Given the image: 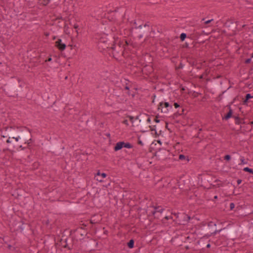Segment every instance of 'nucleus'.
Segmentation results:
<instances>
[{"instance_id":"37","label":"nucleus","mask_w":253,"mask_h":253,"mask_svg":"<svg viewBox=\"0 0 253 253\" xmlns=\"http://www.w3.org/2000/svg\"><path fill=\"white\" fill-rule=\"evenodd\" d=\"M160 2V0H148V2L152 4H155L159 3Z\"/></svg>"},{"instance_id":"28","label":"nucleus","mask_w":253,"mask_h":253,"mask_svg":"<svg viewBox=\"0 0 253 253\" xmlns=\"http://www.w3.org/2000/svg\"><path fill=\"white\" fill-rule=\"evenodd\" d=\"M134 241L133 239H130L127 243V246L129 249H132L134 247Z\"/></svg>"},{"instance_id":"15","label":"nucleus","mask_w":253,"mask_h":253,"mask_svg":"<svg viewBox=\"0 0 253 253\" xmlns=\"http://www.w3.org/2000/svg\"><path fill=\"white\" fill-rule=\"evenodd\" d=\"M229 109V111L222 117L223 120H228L231 118H233L234 115H233V112L231 108V105H227Z\"/></svg>"},{"instance_id":"43","label":"nucleus","mask_w":253,"mask_h":253,"mask_svg":"<svg viewBox=\"0 0 253 253\" xmlns=\"http://www.w3.org/2000/svg\"><path fill=\"white\" fill-rule=\"evenodd\" d=\"M120 102H126L127 100V99L123 95L120 98Z\"/></svg>"},{"instance_id":"30","label":"nucleus","mask_w":253,"mask_h":253,"mask_svg":"<svg viewBox=\"0 0 253 253\" xmlns=\"http://www.w3.org/2000/svg\"><path fill=\"white\" fill-rule=\"evenodd\" d=\"M227 233L231 237H233L234 236L235 229L234 228L229 229L228 230Z\"/></svg>"},{"instance_id":"54","label":"nucleus","mask_w":253,"mask_h":253,"mask_svg":"<svg viewBox=\"0 0 253 253\" xmlns=\"http://www.w3.org/2000/svg\"><path fill=\"white\" fill-rule=\"evenodd\" d=\"M137 143H138V144H139V145H140L141 146H143V142L141 140H140L139 139H138V140Z\"/></svg>"},{"instance_id":"6","label":"nucleus","mask_w":253,"mask_h":253,"mask_svg":"<svg viewBox=\"0 0 253 253\" xmlns=\"http://www.w3.org/2000/svg\"><path fill=\"white\" fill-rule=\"evenodd\" d=\"M87 231L84 229V227H79L75 229H72L70 232V236H72L73 241L76 240L81 241L83 240L87 235Z\"/></svg>"},{"instance_id":"46","label":"nucleus","mask_w":253,"mask_h":253,"mask_svg":"<svg viewBox=\"0 0 253 253\" xmlns=\"http://www.w3.org/2000/svg\"><path fill=\"white\" fill-rule=\"evenodd\" d=\"M252 58L251 57V58H247V59H245V62H244L245 63L247 64L250 63L251 62Z\"/></svg>"},{"instance_id":"12","label":"nucleus","mask_w":253,"mask_h":253,"mask_svg":"<svg viewBox=\"0 0 253 253\" xmlns=\"http://www.w3.org/2000/svg\"><path fill=\"white\" fill-rule=\"evenodd\" d=\"M20 127H17L16 128L13 127L12 126H10V131L9 135V137H12V138L18 137L19 138L20 135H21V133L23 132L20 130Z\"/></svg>"},{"instance_id":"16","label":"nucleus","mask_w":253,"mask_h":253,"mask_svg":"<svg viewBox=\"0 0 253 253\" xmlns=\"http://www.w3.org/2000/svg\"><path fill=\"white\" fill-rule=\"evenodd\" d=\"M107 175L106 173L104 172L101 173L100 170H98L96 174L95 175V177L96 178V180L99 182H102L103 178H106Z\"/></svg>"},{"instance_id":"56","label":"nucleus","mask_w":253,"mask_h":253,"mask_svg":"<svg viewBox=\"0 0 253 253\" xmlns=\"http://www.w3.org/2000/svg\"><path fill=\"white\" fill-rule=\"evenodd\" d=\"M14 138V143H18V139H20V138H18V137H14L13 138Z\"/></svg>"},{"instance_id":"11","label":"nucleus","mask_w":253,"mask_h":253,"mask_svg":"<svg viewBox=\"0 0 253 253\" xmlns=\"http://www.w3.org/2000/svg\"><path fill=\"white\" fill-rule=\"evenodd\" d=\"M20 127H17L16 128L13 127L12 126H10V131L9 135V137H12V138L18 137L19 138L20 135H21V133L23 132L20 130Z\"/></svg>"},{"instance_id":"52","label":"nucleus","mask_w":253,"mask_h":253,"mask_svg":"<svg viewBox=\"0 0 253 253\" xmlns=\"http://www.w3.org/2000/svg\"><path fill=\"white\" fill-rule=\"evenodd\" d=\"M52 60L51 56H49L45 60V62H50Z\"/></svg>"},{"instance_id":"19","label":"nucleus","mask_w":253,"mask_h":253,"mask_svg":"<svg viewBox=\"0 0 253 253\" xmlns=\"http://www.w3.org/2000/svg\"><path fill=\"white\" fill-rule=\"evenodd\" d=\"M151 214L154 216L155 218H157L158 219H162L165 215V213L164 212H156V211H151L150 212V214Z\"/></svg>"},{"instance_id":"64","label":"nucleus","mask_w":253,"mask_h":253,"mask_svg":"<svg viewBox=\"0 0 253 253\" xmlns=\"http://www.w3.org/2000/svg\"><path fill=\"white\" fill-rule=\"evenodd\" d=\"M106 135L107 136L108 138H110V134L109 133H106Z\"/></svg>"},{"instance_id":"50","label":"nucleus","mask_w":253,"mask_h":253,"mask_svg":"<svg viewBox=\"0 0 253 253\" xmlns=\"http://www.w3.org/2000/svg\"><path fill=\"white\" fill-rule=\"evenodd\" d=\"M182 48H189V44L186 42L184 44L182 45Z\"/></svg>"},{"instance_id":"23","label":"nucleus","mask_w":253,"mask_h":253,"mask_svg":"<svg viewBox=\"0 0 253 253\" xmlns=\"http://www.w3.org/2000/svg\"><path fill=\"white\" fill-rule=\"evenodd\" d=\"M253 96H252L250 93H247L246 94L245 98L243 100V104H247L249 100L251 98H253Z\"/></svg>"},{"instance_id":"26","label":"nucleus","mask_w":253,"mask_h":253,"mask_svg":"<svg viewBox=\"0 0 253 253\" xmlns=\"http://www.w3.org/2000/svg\"><path fill=\"white\" fill-rule=\"evenodd\" d=\"M179 160L181 161H185L187 162H188L190 160L188 156H186L183 154H180L179 155Z\"/></svg>"},{"instance_id":"62","label":"nucleus","mask_w":253,"mask_h":253,"mask_svg":"<svg viewBox=\"0 0 253 253\" xmlns=\"http://www.w3.org/2000/svg\"><path fill=\"white\" fill-rule=\"evenodd\" d=\"M155 135H156L155 137H157L160 135V134H158L156 130V131H155Z\"/></svg>"},{"instance_id":"25","label":"nucleus","mask_w":253,"mask_h":253,"mask_svg":"<svg viewBox=\"0 0 253 253\" xmlns=\"http://www.w3.org/2000/svg\"><path fill=\"white\" fill-rule=\"evenodd\" d=\"M19 223L20 224V225L19 226V229H16L17 231L20 230V232H22L25 229V227L24 226V225L25 224L23 221L22 220H21Z\"/></svg>"},{"instance_id":"13","label":"nucleus","mask_w":253,"mask_h":253,"mask_svg":"<svg viewBox=\"0 0 253 253\" xmlns=\"http://www.w3.org/2000/svg\"><path fill=\"white\" fill-rule=\"evenodd\" d=\"M67 238H66L65 239L61 238L60 239L59 241V243H58V244H59V245L61 246L62 248H67L69 250H71L73 249V244H72V245L70 246H69L67 243Z\"/></svg>"},{"instance_id":"35","label":"nucleus","mask_w":253,"mask_h":253,"mask_svg":"<svg viewBox=\"0 0 253 253\" xmlns=\"http://www.w3.org/2000/svg\"><path fill=\"white\" fill-rule=\"evenodd\" d=\"M243 170L245 172H249L250 173H253V169H252L249 168V167H245L243 169Z\"/></svg>"},{"instance_id":"7","label":"nucleus","mask_w":253,"mask_h":253,"mask_svg":"<svg viewBox=\"0 0 253 253\" xmlns=\"http://www.w3.org/2000/svg\"><path fill=\"white\" fill-rule=\"evenodd\" d=\"M20 140L18 139V143L20 144L19 148L22 150H24L27 148H29L32 143V139L30 136L29 133L23 132L20 135Z\"/></svg>"},{"instance_id":"39","label":"nucleus","mask_w":253,"mask_h":253,"mask_svg":"<svg viewBox=\"0 0 253 253\" xmlns=\"http://www.w3.org/2000/svg\"><path fill=\"white\" fill-rule=\"evenodd\" d=\"M6 142L8 144L11 143H15L14 138H12V137H9L7 138V139L6 140Z\"/></svg>"},{"instance_id":"51","label":"nucleus","mask_w":253,"mask_h":253,"mask_svg":"<svg viewBox=\"0 0 253 253\" xmlns=\"http://www.w3.org/2000/svg\"><path fill=\"white\" fill-rule=\"evenodd\" d=\"M180 212H171V214L173 215L175 219H177V215L179 214Z\"/></svg>"},{"instance_id":"36","label":"nucleus","mask_w":253,"mask_h":253,"mask_svg":"<svg viewBox=\"0 0 253 253\" xmlns=\"http://www.w3.org/2000/svg\"><path fill=\"white\" fill-rule=\"evenodd\" d=\"M184 109H182V111H181L182 112H181V113H179L178 111H177V112H176L174 113L173 114V118H177V117H178V116H179L181 115L182 114L183 112H184Z\"/></svg>"},{"instance_id":"4","label":"nucleus","mask_w":253,"mask_h":253,"mask_svg":"<svg viewBox=\"0 0 253 253\" xmlns=\"http://www.w3.org/2000/svg\"><path fill=\"white\" fill-rule=\"evenodd\" d=\"M216 224L213 221L209 222L208 223L203 224L200 226L201 230L206 233V236H210L212 235H215L219 232L222 230L217 229L216 228Z\"/></svg>"},{"instance_id":"9","label":"nucleus","mask_w":253,"mask_h":253,"mask_svg":"<svg viewBox=\"0 0 253 253\" xmlns=\"http://www.w3.org/2000/svg\"><path fill=\"white\" fill-rule=\"evenodd\" d=\"M172 108V106L168 102L161 101L158 105L157 110H160L162 113L167 114Z\"/></svg>"},{"instance_id":"22","label":"nucleus","mask_w":253,"mask_h":253,"mask_svg":"<svg viewBox=\"0 0 253 253\" xmlns=\"http://www.w3.org/2000/svg\"><path fill=\"white\" fill-rule=\"evenodd\" d=\"M153 209L151 211H156V212H163L165 211L164 208L162 206H153Z\"/></svg>"},{"instance_id":"21","label":"nucleus","mask_w":253,"mask_h":253,"mask_svg":"<svg viewBox=\"0 0 253 253\" xmlns=\"http://www.w3.org/2000/svg\"><path fill=\"white\" fill-rule=\"evenodd\" d=\"M51 0H38V3L40 6H47L50 2Z\"/></svg>"},{"instance_id":"14","label":"nucleus","mask_w":253,"mask_h":253,"mask_svg":"<svg viewBox=\"0 0 253 253\" xmlns=\"http://www.w3.org/2000/svg\"><path fill=\"white\" fill-rule=\"evenodd\" d=\"M55 46L61 51L65 50L66 47L65 43L62 42V40L58 39L55 42Z\"/></svg>"},{"instance_id":"55","label":"nucleus","mask_w":253,"mask_h":253,"mask_svg":"<svg viewBox=\"0 0 253 253\" xmlns=\"http://www.w3.org/2000/svg\"><path fill=\"white\" fill-rule=\"evenodd\" d=\"M173 106L175 108H177L180 107L179 104L178 103L175 102L174 103Z\"/></svg>"},{"instance_id":"61","label":"nucleus","mask_w":253,"mask_h":253,"mask_svg":"<svg viewBox=\"0 0 253 253\" xmlns=\"http://www.w3.org/2000/svg\"><path fill=\"white\" fill-rule=\"evenodd\" d=\"M59 19H61V20H63V19L62 18V16H58L57 17L56 19H55V20H59Z\"/></svg>"},{"instance_id":"48","label":"nucleus","mask_w":253,"mask_h":253,"mask_svg":"<svg viewBox=\"0 0 253 253\" xmlns=\"http://www.w3.org/2000/svg\"><path fill=\"white\" fill-rule=\"evenodd\" d=\"M159 115H157L155 119H154V122H156V123H158L160 122V120L159 119Z\"/></svg>"},{"instance_id":"17","label":"nucleus","mask_w":253,"mask_h":253,"mask_svg":"<svg viewBox=\"0 0 253 253\" xmlns=\"http://www.w3.org/2000/svg\"><path fill=\"white\" fill-rule=\"evenodd\" d=\"M196 238L195 235L193 233L188 234V235L185 237L184 242L186 243H191L195 242Z\"/></svg>"},{"instance_id":"32","label":"nucleus","mask_w":253,"mask_h":253,"mask_svg":"<svg viewBox=\"0 0 253 253\" xmlns=\"http://www.w3.org/2000/svg\"><path fill=\"white\" fill-rule=\"evenodd\" d=\"M187 38V35L186 33H182L180 35L179 38L181 42H183Z\"/></svg>"},{"instance_id":"34","label":"nucleus","mask_w":253,"mask_h":253,"mask_svg":"<svg viewBox=\"0 0 253 253\" xmlns=\"http://www.w3.org/2000/svg\"><path fill=\"white\" fill-rule=\"evenodd\" d=\"M241 163L239 164V165L247 164L248 163L247 161H246L243 156H241L240 158Z\"/></svg>"},{"instance_id":"3","label":"nucleus","mask_w":253,"mask_h":253,"mask_svg":"<svg viewBox=\"0 0 253 253\" xmlns=\"http://www.w3.org/2000/svg\"><path fill=\"white\" fill-rule=\"evenodd\" d=\"M116 38L108 37L107 35H104L100 37L98 42V46L99 48H102L103 50L107 49L108 51L111 46L114 45Z\"/></svg>"},{"instance_id":"57","label":"nucleus","mask_w":253,"mask_h":253,"mask_svg":"<svg viewBox=\"0 0 253 253\" xmlns=\"http://www.w3.org/2000/svg\"><path fill=\"white\" fill-rule=\"evenodd\" d=\"M123 123L126 125V126H128V121L127 120H124Z\"/></svg>"},{"instance_id":"49","label":"nucleus","mask_w":253,"mask_h":253,"mask_svg":"<svg viewBox=\"0 0 253 253\" xmlns=\"http://www.w3.org/2000/svg\"><path fill=\"white\" fill-rule=\"evenodd\" d=\"M39 166V163L38 162H35L33 164V167H34V168L38 169Z\"/></svg>"},{"instance_id":"29","label":"nucleus","mask_w":253,"mask_h":253,"mask_svg":"<svg viewBox=\"0 0 253 253\" xmlns=\"http://www.w3.org/2000/svg\"><path fill=\"white\" fill-rule=\"evenodd\" d=\"M170 219H173V217L171 215L168 216L165 214V215H164L163 218L161 219V221H162V222L165 223L166 220H169Z\"/></svg>"},{"instance_id":"24","label":"nucleus","mask_w":253,"mask_h":253,"mask_svg":"<svg viewBox=\"0 0 253 253\" xmlns=\"http://www.w3.org/2000/svg\"><path fill=\"white\" fill-rule=\"evenodd\" d=\"M225 25H226V26H227L228 27L234 28L235 26V23L233 21H232L231 20H228L225 23Z\"/></svg>"},{"instance_id":"10","label":"nucleus","mask_w":253,"mask_h":253,"mask_svg":"<svg viewBox=\"0 0 253 253\" xmlns=\"http://www.w3.org/2000/svg\"><path fill=\"white\" fill-rule=\"evenodd\" d=\"M133 147V145L129 142H125L124 141H120L117 142L114 147L115 151H118L121 150L123 148L130 149Z\"/></svg>"},{"instance_id":"2","label":"nucleus","mask_w":253,"mask_h":253,"mask_svg":"<svg viewBox=\"0 0 253 253\" xmlns=\"http://www.w3.org/2000/svg\"><path fill=\"white\" fill-rule=\"evenodd\" d=\"M152 32V28L147 24L144 25H140L134 27H132L129 29V35L134 36L135 38L141 39L145 37V40L150 36V33Z\"/></svg>"},{"instance_id":"38","label":"nucleus","mask_w":253,"mask_h":253,"mask_svg":"<svg viewBox=\"0 0 253 253\" xmlns=\"http://www.w3.org/2000/svg\"><path fill=\"white\" fill-rule=\"evenodd\" d=\"M206 20V18L202 19V21H204V23L205 25H208L209 24L211 23L212 21H213V19H211L208 20Z\"/></svg>"},{"instance_id":"27","label":"nucleus","mask_w":253,"mask_h":253,"mask_svg":"<svg viewBox=\"0 0 253 253\" xmlns=\"http://www.w3.org/2000/svg\"><path fill=\"white\" fill-rule=\"evenodd\" d=\"M233 118L235 119V123L236 125H240L242 124V119L239 117V116L234 115Z\"/></svg>"},{"instance_id":"31","label":"nucleus","mask_w":253,"mask_h":253,"mask_svg":"<svg viewBox=\"0 0 253 253\" xmlns=\"http://www.w3.org/2000/svg\"><path fill=\"white\" fill-rule=\"evenodd\" d=\"M127 117L129 118L130 121L132 124L133 123L134 120H137L139 119V116H137L136 117H134L131 116H127Z\"/></svg>"},{"instance_id":"20","label":"nucleus","mask_w":253,"mask_h":253,"mask_svg":"<svg viewBox=\"0 0 253 253\" xmlns=\"http://www.w3.org/2000/svg\"><path fill=\"white\" fill-rule=\"evenodd\" d=\"M147 117H148V115L144 114L142 115H141L140 118H139L138 119L139 123L144 128H145L146 126V119L147 118Z\"/></svg>"},{"instance_id":"18","label":"nucleus","mask_w":253,"mask_h":253,"mask_svg":"<svg viewBox=\"0 0 253 253\" xmlns=\"http://www.w3.org/2000/svg\"><path fill=\"white\" fill-rule=\"evenodd\" d=\"M3 132H2L1 134V137L3 138H8L9 137L10 131V126H5L3 128Z\"/></svg>"},{"instance_id":"44","label":"nucleus","mask_w":253,"mask_h":253,"mask_svg":"<svg viewBox=\"0 0 253 253\" xmlns=\"http://www.w3.org/2000/svg\"><path fill=\"white\" fill-rule=\"evenodd\" d=\"M230 210L232 211L235 208V204L234 203H231L229 205Z\"/></svg>"},{"instance_id":"53","label":"nucleus","mask_w":253,"mask_h":253,"mask_svg":"<svg viewBox=\"0 0 253 253\" xmlns=\"http://www.w3.org/2000/svg\"><path fill=\"white\" fill-rule=\"evenodd\" d=\"M156 97H157V96H156V94H154L152 95V102L153 103H154V102H155V98H156Z\"/></svg>"},{"instance_id":"47","label":"nucleus","mask_w":253,"mask_h":253,"mask_svg":"<svg viewBox=\"0 0 253 253\" xmlns=\"http://www.w3.org/2000/svg\"><path fill=\"white\" fill-rule=\"evenodd\" d=\"M146 121L149 124H151V117L149 115H148V117H147Z\"/></svg>"},{"instance_id":"33","label":"nucleus","mask_w":253,"mask_h":253,"mask_svg":"<svg viewBox=\"0 0 253 253\" xmlns=\"http://www.w3.org/2000/svg\"><path fill=\"white\" fill-rule=\"evenodd\" d=\"M121 42H123V44H122V46L123 47L124 50L126 49V46H128L130 44V41H128L126 40L125 41V43H124L123 41H121Z\"/></svg>"},{"instance_id":"40","label":"nucleus","mask_w":253,"mask_h":253,"mask_svg":"<svg viewBox=\"0 0 253 253\" xmlns=\"http://www.w3.org/2000/svg\"><path fill=\"white\" fill-rule=\"evenodd\" d=\"M183 68V64H182V63L181 62L179 65L178 66H175V70H179V69H181Z\"/></svg>"},{"instance_id":"1","label":"nucleus","mask_w":253,"mask_h":253,"mask_svg":"<svg viewBox=\"0 0 253 253\" xmlns=\"http://www.w3.org/2000/svg\"><path fill=\"white\" fill-rule=\"evenodd\" d=\"M23 83L17 77H12L10 82L2 87V90L8 97L17 98L21 94Z\"/></svg>"},{"instance_id":"58","label":"nucleus","mask_w":253,"mask_h":253,"mask_svg":"<svg viewBox=\"0 0 253 253\" xmlns=\"http://www.w3.org/2000/svg\"><path fill=\"white\" fill-rule=\"evenodd\" d=\"M178 238V237L175 236L174 237H173L171 240L172 242H175V241Z\"/></svg>"},{"instance_id":"60","label":"nucleus","mask_w":253,"mask_h":253,"mask_svg":"<svg viewBox=\"0 0 253 253\" xmlns=\"http://www.w3.org/2000/svg\"><path fill=\"white\" fill-rule=\"evenodd\" d=\"M125 89L126 90H129V87L127 85V84H126V85L125 86Z\"/></svg>"},{"instance_id":"63","label":"nucleus","mask_w":253,"mask_h":253,"mask_svg":"<svg viewBox=\"0 0 253 253\" xmlns=\"http://www.w3.org/2000/svg\"><path fill=\"white\" fill-rule=\"evenodd\" d=\"M79 27V26L77 24H75L74 25V28L76 29H77Z\"/></svg>"},{"instance_id":"8","label":"nucleus","mask_w":253,"mask_h":253,"mask_svg":"<svg viewBox=\"0 0 253 253\" xmlns=\"http://www.w3.org/2000/svg\"><path fill=\"white\" fill-rule=\"evenodd\" d=\"M191 219V217L184 212H180L179 214L177 215V219H173L174 222H175L179 225H186L189 222Z\"/></svg>"},{"instance_id":"42","label":"nucleus","mask_w":253,"mask_h":253,"mask_svg":"<svg viewBox=\"0 0 253 253\" xmlns=\"http://www.w3.org/2000/svg\"><path fill=\"white\" fill-rule=\"evenodd\" d=\"M127 94L129 96H131L132 98H133L135 96V92L134 91H132L131 92V91H130V90L127 91Z\"/></svg>"},{"instance_id":"5","label":"nucleus","mask_w":253,"mask_h":253,"mask_svg":"<svg viewBox=\"0 0 253 253\" xmlns=\"http://www.w3.org/2000/svg\"><path fill=\"white\" fill-rule=\"evenodd\" d=\"M113 44L114 45L111 46L108 51H112L113 56L115 58L120 57L121 55L123 56L125 51L123 47L122 46L123 42H121L118 38H116Z\"/></svg>"},{"instance_id":"59","label":"nucleus","mask_w":253,"mask_h":253,"mask_svg":"<svg viewBox=\"0 0 253 253\" xmlns=\"http://www.w3.org/2000/svg\"><path fill=\"white\" fill-rule=\"evenodd\" d=\"M242 180L240 179H238L237 181L238 185L242 183Z\"/></svg>"},{"instance_id":"45","label":"nucleus","mask_w":253,"mask_h":253,"mask_svg":"<svg viewBox=\"0 0 253 253\" xmlns=\"http://www.w3.org/2000/svg\"><path fill=\"white\" fill-rule=\"evenodd\" d=\"M149 127L150 128V129L151 131H156V126H149Z\"/></svg>"},{"instance_id":"41","label":"nucleus","mask_w":253,"mask_h":253,"mask_svg":"<svg viewBox=\"0 0 253 253\" xmlns=\"http://www.w3.org/2000/svg\"><path fill=\"white\" fill-rule=\"evenodd\" d=\"M224 160L226 161H229L231 160V157L230 155L227 154L224 156Z\"/></svg>"}]
</instances>
